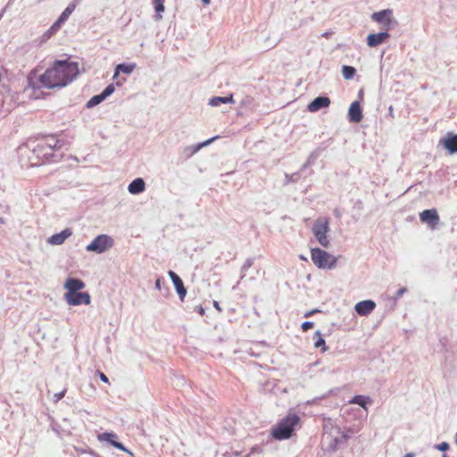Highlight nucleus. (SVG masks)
Masks as SVG:
<instances>
[{"instance_id": "f257e3e1", "label": "nucleus", "mask_w": 457, "mask_h": 457, "mask_svg": "<svg viewBox=\"0 0 457 457\" xmlns=\"http://www.w3.org/2000/svg\"><path fill=\"white\" fill-rule=\"evenodd\" d=\"M79 74V64L69 60H56L53 65L38 77H29V84L33 88L63 87Z\"/></svg>"}, {"instance_id": "f03ea898", "label": "nucleus", "mask_w": 457, "mask_h": 457, "mask_svg": "<svg viewBox=\"0 0 457 457\" xmlns=\"http://www.w3.org/2000/svg\"><path fill=\"white\" fill-rule=\"evenodd\" d=\"M300 418L295 413H289L283 418L271 430L272 436L277 440L288 439L292 436Z\"/></svg>"}, {"instance_id": "7ed1b4c3", "label": "nucleus", "mask_w": 457, "mask_h": 457, "mask_svg": "<svg viewBox=\"0 0 457 457\" xmlns=\"http://www.w3.org/2000/svg\"><path fill=\"white\" fill-rule=\"evenodd\" d=\"M349 436L338 427H332L329 431L324 433L322 443L328 452H336L348 440Z\"/></svg>"}, {"instance_id": "20e7f679", "label": "nucleus", "mask_w": 457, "mask_h": 457, "mask_svg": "<svg viewBox=\"0 0 457 457\" xmlns=\"http://www.w3.org/2000/svg\"><path fill=\"white\" fill-rule=\"evenodd\" d=\"M311 259L319 269L323 270H332L337 263V257L318 247L311 249Z\"/></svg>"}, {"instance_id": "39448f33", "label": "nucleus", "mask_w": 457, "mask_h": 457, "mask_svg": "<svg viewBox=\"0 0 457 457\" xmlns=\"http://www.w3.org/2000/svg\"><path fill=\"white\" fill-rule=\"evenodd\" d=\"M114 245V240L112 237L102 234L96 237L93 241L86 246L87 252L103 253L112 248Z\"/></svg>"}, {"instance_id": "423d86ee", "label": "nucleus", "mask_w": 457, "mask_h": 457, "mask_svg": "<svg viewBox=\"0 0 457 457\" xmlns=\"http://www.w3.org/2000/svg\"><path fill=\"white\" fill-rule=\"evenodd\" d=\"M329 231V222L328 219H318L312 227V233L318 240L319 244L323 247H328L329 240L327 237Z\"/></svg>"}, {"instance_id": "0eeeda50", "label": "nucleus", "mask_w": 457, "mask_h": 457, "mask_svg": "<svg viewBox=\"0 0 457 457\" xmlns=\"http://www.w3.org/2000/svg\"><path fill=\"white\" fill-rule=\"evenodd\" d=\"M392 14V10L385 9L372 13L371 19L378 23L383 24L385 29L389 31L395 29L398 24L397 21L393 18Z\"/></svg>"}, {"instance_id": "6e6552de", "label": "nucleus", "mask_w": 457, "mask_h": 457, "mask_svg": "<svg viewBox=\"0 0 457 457\" xmlns=\"http://www.w3.org/2000/svg\"><path fill=\"white\" fill-rule=\"evenodd\" d=\"M64 298L68 304L72 306L80 305L82 303L88 305L91 298L90 295L87 292H67Z\"/></svg>"}, {"instance_id": "1a4fd4ad", "label": "nucleus", "mask_w": 457, "mask_h": 457, "mask_svg": "<svg viewBox=\"0 0 457 457\" xmlns=\"http://www.w3.org/2000/svg\"><path fill=\"white\" fill-rule=\"evenodd\" d=\"M420 219L423 223H427L431 229H435L440 221L439 215L436 209H427L420 213Z\"/></svg>"}, {"instance_id": "9d476101", "label": "nucleus", "mask_w": 457, "mask_h": 457, "mask_svg": "<svg viewBox=\"0 0 457 457\" xmlns=\"http://www.w3.org/2000/svg\"><path fill=\"white\" fill-rule=\"evenodd\" d=\"M97 438L101 442H107L113 447H115L120 451H123L130 455L132 454V453L129 449H127L123 444H121L120 442H119L117 440L118 436L113 432H104V433L99 434L97 436Z\"/></svg>"}, {"instance_id": "9b49d317", "label": "nucleus", "mask_w": 457, "mask_h": 457, "mask_svg": "<svg viewBox=\"0 0 457 457\" xmlns=\"http://www.w3.org/2000/svg\"><path fill=\"white\" fill-rule=\"evenodd\" d=\"M63 145V141L55 138L54 137H48L44 142L37 144V152H41V149H46L49 153H53L55 150H59Z\"/></svg>"}, {"instance_id": "f8f14e48", "label": "nucleus", "mask_w": 457, "mask_h": 457, "mask_svg": "<svg viewBox=\"0 0 457 457\" xmlns=\"http://www.w3.org/2000/svg\"><path fill=\"white\" fill-rule=\"evenodd\" d=\"M376 308V303L373 300H363L357 303L354 306L355 312L361 316H368Z\"/></svg>"}, {"instance_id": "ddd939ff", "label": "nucleus", "mask_w": 457, "mask_h": 457, "mask_svg": "<svg viewBox=\"0 0 457 457\" xmlns=\"http://www.w3.org/2000/svg\"><path fill=\"white\" fill-rule=\"evenodd\" d=\"M390 35L388 31L385 29V31H381L379 33H371L367 37V45L370 47H376L386 41V39L389 38Z\"/></svg>"}, {"instance_id": "4468645a", "label": "nucleus", "mask_w": 457, "mask_h": 457, "mask_svg": "<svg viewBox=\"0 0 457 457\" xmlns=\"http://www.w3.org/2000/svg\"><path fill=\"white\" fill-rule=\"evenodd\" d=\"M363 118L362 110L358 101L351 104L348 110V120L353 123H359Z\"/></svg>"}, {"instance_id": "2eb2a0df", "label": "nucleus", "mask_w": 457, "mask_h": 457, "mask_svg": "<svg viewBox=\"0 0 457 457\" xmlns=\"http://www.w3.org/2000/svg\"><path fill=\"white\" fill-rule=\"evenodd\" d=\"M330 104V99L328 96H320L316 98H314L309 104H308V111L311 112H316L322 108L328 107Z\"/></svg>"}, {"instance_id": "dca6fc26", "label": "nucleus", "mask_w": 457, "mask_h": 457, "mask_svg": "<svg viewBox=\"0 0 457 457\" xmlns=\"http://www.w3.org/2000/svg\"><path fill=\"white\" fill-rule=\"evenodd\" d=\"M168 274L175 287V289L179 295V299L181 301H184L187 295V289L184 286L182 279L172 270H170Z\"/></svg>"}, {"instance_id": "f3484780", "label": "nucleus", "mask_w": 457, "mask_h": 457, "mask_svg": "<svg viewBox=\"0 0 457 457\" xmlns=\"http://www.w3.org/2000/svg\"><path fill=\"white\" fill-rule=\"evenodd\" d=\"M72 235V231L71 228H67L62 230L60 233L54 234L51 236L47 242L53 245H60L64 243V241Z\"/></svg>"}, {"instance_id": "a211bd4d", "label": "nucleus", "mask_w": 457, "mask_h": 457, "mask_svg": "<svg viewBox=\"0 0 457 457\" xmlns=\"http://www.w3.org/2000/svg\"><path fill=\"white\" fill-rule=\"evenodd\" d=\"M85 286V283L79 278H68L64 284V288L67 289V292L74 293L83 289Z\"/></svg>"}, {"instance_id": "6ab92c4d", "label": "nucleus", "mask_w": 457, "mask_h": 457, "mask_svg": "<svg viewBox=\"0 0 457 457\" xmlns=\"http://www.w3.org/2000/svg\"><path fill=\"white\" fill-rule=\"evenodd\" d=\"M145 189V183L143 179L137 178L128 187V190L132 195L142 193Z\"/></svg>"}, {"instance_id": "aec40b11", "label": "nucleus", "mask_w": 457, "mask_h": 457, "mask_svg": "<svg viewBox=\"0 0 457 457\" xmlns=\"http://www.w3.org/2000/svg\"><path fill=\"white\" fill-rule=\"evenodd\" d=\"M444 146L450 154L457 153V134H447V138L444 141Z\"/></svg>"}, {"instance_id": "412c9836", "label": "nucleus", "mask_w": 457, "mask_h": 457, "mask_svg": "<svg viewBox=\"0 0 457 457\" xmlns=\"http://www.w3.org/2000/svg\"><path fill=\"white\" fill-rule=\"evenodd\" d=\"M37 145L33 149V154L37 156L38 160H42V163L52 162L54 154L49 153L46 149H41V152H37Z\"/></svg>"}, {"instance_id": "4be33fe9", "label": "nucleus", "mask_w": 457, "mask_h": 457, "mask_svg": "<svg viewBox=\"0 0 457 457\" xmlns=\"http://www.w3.org/2000/svg\"><path fill=\"white\" fill-rule=\"evenodd\" d=\"M77 4H78V0H74L71 3H70L68 4V6L64 9V11L61 13L59 18L57 19V20H59V22L64 23L69 19L71 14L74 12Z\"/></svg>"}, {"instance_id": "5701e85b", "label": "nucleus", "mask_w": 457, "mask_h": 457, "mask_svg": "<svg viewBox=\"0 0 457 457\" xmlns=\"http://www.w3.org/2000/svg\"><path fill=\"white\" fill-rule=\"evenodd\" d=\"M350 403H353V404H358L359 406L362 407L363 409H366V405L368 403H372V400L370 399V396H367V395H354L350 401H349Z\"/></svg>"}, {"instance_id": "b1692460", "label": "nucleus", "mask_w": 457, "mask_h": 457, "mask_svg": "<svg viewBox=\"0 0 457 457\" xmlns=\"http://www.w3.org/2000/svg\"><path fill=\"white\" fill-rule=\"evenodd\" d=\"M233 102H234L233 96L230 95L228 96H214L210 99L209 104L213 107H216V106L220 105L221 104H228V103H233Z\"/></svg>"}, {"instance_id": "393cba45", "label": "nucleus", "mask_w": 457, "mask_h": 457, "mask_svg": "<svg viewBox=\"0 0 457 457\" xmlns=\"http://www.w3.org/2000/svg\"><path fill=\"white\" fill-rule=\"evenodd\" d=\"M215 137H212L208 140H206L205 142L204 143H201V144H198L196 145H191V146H187L184 149V154L187 155V157H190L192 156L193 154H195L198 150H200V148L202 146H204V145H209L212 141L214 140Z\"/></svg>"}, {"instance_id": "a878e982", "label": "nucleus", "mask_w": 457, "mask_h": 457, "mask_svg": "<svg viewBox=\"0 0 457 457\" xmlns=\"http://www.w3.org/2000/svg\"><path fill=\"white\" fill-rule=\"evenodd\" d=\"M135 68V64H126V63H120L118 64L115 68V73L114 77L118 76L120 72L129 74L133 71Z\"/></svg>"}, {"instance_id": "bb28decb", "label": "nucleus", "mask_w": 457, "mask_h": 457, "mask_svg": "<svg viewBox=\"0 0 457 457\" xmlns=\"http://www.w3.org/2000/svg\"><path fill=\"white\" fill-rule=\"evenodd\" d=\"M315 337H317L316 341L314 342V347L320 348L321 347L322 352L327 351L326 342L324 338L321 337L320 331L317 330L315 332Z\"/></svg>"}, {"instance_id": "cd10ccee", "label": "nucleus", "mask_w": 457, "mask_h": 457, "mask_svg": "<svg viewBox=\"0 0 457 457\" xmlns=\"http://www.w3.org/2000/svg\"><path fill=\"white\" fill-rule=\"evenodd\" d=\"M153 4H154V10L157 12L156 19L157 20L162 19V15L160 13L164 12V9H165L164 0H153Z\"/></svg>"}, {"instance_id": "c85d7f7f", "label": "nucleus", "mask_w": 457, "mask_h": 457, "mask_svg": "<svg viewBox=\"0 0 457 457\" xmlns=\"http://www.w3.org/2000/svg\"><path fill=\"white\" fill-rule=\"evenodd\" d=\"M104 100H105V99L104 98V96L101 94L96 95L88 100L86 106H87V108H93V107L98 105L99 104H101Z\"/></svg>"}, {"instance_id": "c756f323", "label": "nucleus", "mask_w": 457, "mask_h": 457, "mask_svg": "<svg viewBox=\"0 0 457 457\" xmlns=\"http://www.w3.org/2000/svg\"><path fill=\"white\" fill-rule=\"evenodd\" d=\"M356 70L353 66L344 65L342 68V73L345 79H351L353 78Z\"/></svg>"}, {"instance_id": "7c9ffc66", "label": "nucleus", "mask_w": 457, "mask_h": 457, "mask_svg": "<svg viewBox=\"0 0 457 457\" xmlns=\"http://www.w3.org/2000/svg\"><path fill=\"white\" fill-rule=\"evenodd\" d=\"M301 179L300 171L294 172L292 174H285V184L296 183Z\"/></svg>"}, {"instance_id": "2f4dec72", "label": "nucleus", "mask_w": 457, "mask_h": 457, "mask_svg": "<svg viewBox=\"0 0 457 457\" xmlns=\"http://www.w3.org/2000/svg\"><path fill=\"white\" fill-rule=\"evenodd\" d=\"M253 264V259L248 258L245 260L244 264L241 267V279L245 278V273L248 269H250Z\"/></svg>"}, {"instance_id": "473e14b6", "label": "nucleus", "mask_w": 457, "mask_h": 457, "mask_svg": "<svg viewBox=\"0 0 457 457\" xmlns=\"http://www.w3.org/2000/svg\"><path fill=\"white\" fill-rule=\"evenodd\" d=\"M320 153V149H316V150L312 151L306 160L307 164L313 165L315 163V162L317 161V159L319 158Z\"/></svg>"}, {"instance_id": "72a5a7b5", "label": "nucleus", "mask_w": 457, "mask_h": 457, "mask_svg": "<svg viewBox=\"0 0 457 457\" xmlns=\"http://www.w3.org/2000/svg\"><path fill=\"white\" fill-rule=\"evenodd\" d=\"M54 35V32L49 28L46 32H44V34L38 39V45H42V44L46 43Z\"/></svg>"}, {"instance_id": "f704fd0d", "label": "nucleus", "mask_w": 457, "mask_h": 457, "mask_svg": "<svg viewBox=\"0 0 457 457\" xmlns=\"http://www.w3.org/2000/svg\"><path fill=\"white\" fill-rule=\"evenodd\" d=\"M115 90L114 85L110 84L108 85L101 93V95L104 96V99H106L108 96H110Z\"/></svg>"}, {"instance_id": "c9c22d12", "label": "nucleus", "mask_w": 457, "mask_h": 457, "mask_svg": "<svg viewBox=\"0 0 457 457\" xmlns=\"http://www.w3.org/2000/svg\"><path fill=\"white\" fill-rule=\"evenodd\" d=\"M262 453V448L259 445L253 446L250 453L245 457H252L254 454L261 455Z\"/></svg>"}, {"instance_id": "e433bc0d", "label": "nucleus", "mask_w": 457, "mask_h": 457, "mask_svg": "<svg viewBox=\"0 0 457 457\" xmlns=\"http://www.w3.org/2000/svg\"><path fill=\"white\" fill-rule=\"evenodd\" d=\"M434 448L441 452H445L450 448V445L447 442H442L440 444L435 445Z\"/></svg>"}, {"instance_id": "4c0bfd02", "label": "nucleus", "mask_w": 457, "mask_h": 457, "mask_svg": "<svg viewBox=\"0 0 457 457\" xmlns=\"http://www.w3.org/2000/svg\"><path fill=\"white\" fill-rule=\"evenodd\" d=\"M62 24V22H59V20H56L54 23L50 27V29L54 32V34H56Z\"/></svg>"}, {"instance_id": "58836bf2", "label": "nucleus", "mask_w": 457, "mask_h": 457, "mask_svg": "<svg viewBox=\"0 0 457 457\" xmlns=\"http://www.w3.org/2000/svg\"><path fill=\"white\" fill-rule=\"evenodd\" d=\"M65 393H66V389H63L62 392L54 394V402L57 403L60 400H62L64 397Z\"/></svg>"}, {"instance_id": "ea45409f", "label": "nucleus", "mask_w": 457, "mask_h": 457, "mask_svg": "<svg viewBox=\"0 0 457 457\" xmlns=\"http://www.w3.org/2000/svg\"><path fill=\"white\" fill-rule=\"evenodd\" d=\"M313 326H314V323L312 321H304L302 323L301 328L303 331H307L310 328H312Z\"/></svg>"}, {"instance_id": "a19ab883", "label": "nucleus", "mask_w": 457, "mask_h": 457, "mask_svg": "<svg viewBox=\"0 0 457 457\" xmlns=\"http://www.w3.org/2000/svg\"><path fill=\"white\" fill-rule=\"evenodd\" d=\"M406 291V287H401L400 289H398L395 294V299L401 298Z\"/></svg>"}, {"instance_id": "79ce46f5", "label": "nucleus", "mask_w": 457, "mask_h": 457, "mask_svg": "<svg viewBox=\"0 0 457 457\" xmlns=\"http://www.w3.org/2000/svg\"><path fill=\"white\" fill-rule=\"evenodd\" d=\"M195 310L202 316L205 313V310L202 305L195 306Z\"/></svg>"}, {"instance_id": "37998d69", "label": "nucleus", "mask_w": 457, "mask_h": 457, "mask_svg": "<svg viewBox=\"0 0 457 457\" xmlns=\"http://www.w3.org/2000/svg\"><path fill=\"white\" fill-rule=\"evenodd\" d=\"M252 101H253V99L251 97L247 96V97H245V99L242 100L241 105L251 104Z\"/></svg>"}, {"instance_id": "c03bdc74", "label": "nucleus", "mask_w": 457, "mask_h": 457, "mask_svg": "<svg viewBox=\"0 0 457 457\" xmlns=\"http://www.w3.org/2000/svg\"><path fill=\"white\" fill-rule=\"evenodd\" d=\"M99 378L104 383H109V379L103 372L99 371Z\"/></svg>"}, {"instance_id": "a18cd8bd", "label": "nucleus", "mask_w": 457, "mask_h": 457, "mask_svg": "<svg viewBox=\"0 0 457 457\" xmlns=\"http://www.w3.org/2000/svg\"><path fill=\"white\" fill-rule=\"evenodd\" d=\"M312 166L311 164H307V161L302 165L300 169V174L304 171L308 167Z\"/></svg>"}, {"instance_id": "49530a36", "label": "nucleus", "mask_w": 457, "mask_h": 457, "mask_svg": "<svg viewBox=\"0 0 457 457\" xmlns=\"http://www.w3.org/2000/svg\"><path fill=\"white\" fill-rule=\"evenodd\" d=\"M161 278H157L155 280V288L158 289V290H161L162 289V285H161Z\"/></svg>"}, {"instance_id": "de8ad7c7", "label": "nucleus", "mask_w": 457, "mask_h": 457, "mask_svg": "<svg viewBox=\"0 0 457 457\" xmlns=\"http://www.w3.org/2000/svg\"><path fill=\"white\" fill-rule=\"evenodd\" d=\"M213 306H214V308H215L217 311H219V312H221V311H222L221 307L220 306V303H219L217 301H213Z\"/></svg>"}, {"instance_id": "09e8293b", "label": "nucleus", "mask_w": 457, "mask_h": 457, "mask_svg": "<svg viewBox=\"0 0 457 457\" xmlns=\"http://www.w3.org/2000/svg\"><path fill=\"white\" fill-rule=\"evenodd\" d=\"M388 115L391 117V118H394V108L392 105H390L388 107Z\"/></svg>"}, {"instance_id": "8fccbe9b", "label": "nucleus", "mask_w": 457, "mask_h": 457, "mask_svg": "<svg viewBox=\"0 0 457 457\" xmlns=\"http://www.w3.org/2000/svg\"><path fill=\"white\" fill-rule=\"evenodd\" d=\"M320 312V311H319V310H312V311H310V312H306V313L304 314V317H309V316H310V315H312V313H314V312Z\"/></svg>"}, {"instance_id": "3c124183", "label": "nucleus", "mask_w": 457, "mask_h": 457, "mask_svg": "<svg viewBox=\"0 0 457 457\" xmlns=\"http://www.w3.org/2000/svg\"><path fill=\"white\" fill-rule=\"evenodd\" d=\"M178 379H179V382L176 384L177 386H179L180 384L182 385L184 383V378L183 377H181V378L178 377Z\"/></svg>"}, {"instance_id": "603ef678", "label": "nucleus", "mask_w": 457, "mask_h": 457, "mask_svg": "<svg viewBox=\"0 0 457 457\" xmlns=\"http://www.w3.org/2000/svg\"><path fill=\"white\" fill-rule=\"evenodd\" d=\"M334 214H335V215H336V217H337V218H339V217L341 216V213H340V212H339L337 209H336V210L334 211Z\"/></svg>"}, {"instance_id": "864d4df0", "label": "nucleus", "mask_w": 457, "mask_h": 457, "mask_svg": "<svg viewBox=\"0 0 457 457\" xmlns=\"http://www.w3.org/2000/svg\"><path fill=\"white\" fill-rule=\"evenodd\" d=\"M403 457H415V454L413 453H408Z\"/></svg>"}, {"instance_id": "5fc2aeb1", "label": "nucleus", "mask_w": 457, "mask_h": 457, "mask_svg": "<svg viewBox=\"0 0 457 457\" xmlns=\"http://www.w3.org/2000/svg\"><path fill=\"white\" fill-rule=\"evenodd\" d=\"M5 223V220L2 217H0V225L2 224H4Z\"/></svg>"}, {"instance_id": "6e6d98bb", "label": "nucleus", "mask_w": 457, "mask_h": 457, "mask_svg": "<svg viewBox=\"0 0 457 457\" xmlns=\"http://www.w3.org/2000/svg\"><path fill=\"white\" fill-rule=\"evenodd\" d=\"M211 0H202L204 4H209Z\"/></svg>"}, {"instance_id": "4d7b16f0", "label": "nucleus", "mask_w": 457, "mask_h": 457, "mask_svg": "<svg viewBox=\"0 0 457 457\" xmlns=\"http://www.w3.org/2000/svg\"><path fill=\"white\" fill-rule=\"evenodd\" d=\"M4 12V10H3V11H2V12H0V20H1V19H2V17H3Z\"/></svg>"}, {"instance_id": "13d9d810", "label": "nucleus", "mask_w": 457, "mask_h": 457, "mask_svg": "<svg viewBox=\"0 0 457 457\" xmlns=\"http://www.w3.org/2000/svg\"><path fill=\"white\" fill-rule=\"evenodd\" d=\"M328 32H325L324 34H322V37H328Z\"/></svg>"}, {"instance_id": "bf43d9fd", "label": "nucleus", "mask_w": 457, "mask_h": 457, "mask_svg": "<svg viewBox=\"0 0 457 457\" xmlns=\"http://www.w3.org/2000/svg\"><path fill=\"white\" fill-rule=\"evenodd\" d=\"M300 258H301L302 260H306V258H305L303 255H301V256H300Z\"/></svg>"}, {"instance_id": "052dcab7", "label": "nucleus", "mask_w": 457, "mask_h": 457, "mask_svg": "<svg viewBox=\"0 0 457 457\" xmlns=\"http://www.w3.org/2000/svg\"><path fill=\"white\" fill-rule=\"evenodd\" d=\"M442 457H448V455L446 453H444Z\"/></svg>"}]
</instances>
